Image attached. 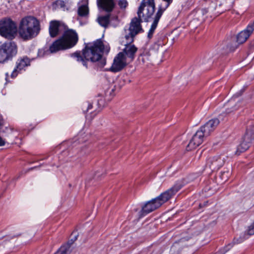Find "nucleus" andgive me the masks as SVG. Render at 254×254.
I'll list each match as a JSON object with an SVG mask.
<instances>
[{"instance_id": "c85d7f7f", "label": "nucleus", "mask_w": 254, "mask_h": 254, "mask_svg": "<svg viewBox=\"0 0 254 254\" xmlns=\"http://www.w3.org/2000/svg\"><path fill=\"white\" fill-rule=\"evenodd\" d=\"M112 20H116L117 21H118V16H117V15L111 16V15L110 14V21H112Z\"/></svg>"}, {"instance_id": "dca6fc26", "label": "nucleus", "mask_w": 254, "mask_h": 254, "mask_svg": "<svg viewBox=\"0 0 254 254\" xmlns=\"http://www.w3.org/2000/svg\"><path fill=\"white\" fill-rule=\"evenodd\" d=\"M160 206V203L155 198L146 202L140 212V217L150 213Z\"/></svg>"}, {"instance_id": "4be33fe9", "label": "nucleus", "mask_w": 254, "mask_h": 254, "mask_svg": "<svg viewBox=\"0 0 254 254\" xmlns=\"http://www.w3.org/2000/svg\"><path fill=\"white\" fill-rule=\"evenodd\" d=\"M78 15L81 17L87 16L89 13V9L88 7V3L86 2L85 3L79 6L77 10Z\"/></svg>"}, {"instance_id": "c9c22d12", "label": "nucleus", "mask_w": 254, "mask_h": 254, "mask_svg": "<svg viewBox=\"0 0 254 254\" xmlns=\"http://www.w3.org/2000/svg\"><path fill=\"white\" fill-rule=\"evenodd\" d=\"M36 168V167H33V168H30V169H29V170H33V169H35V168Z\"/></svg>"}, {"instance_id": "423d86ee", "label": "nucleus", "mask_w": 254, "mask_h": 254, "mask_svg": "<svg viewBox=\"0 0 254 254\" xmlns=\"http://www.w3.org/2000/svg\"><path fill=\"white\" fill-rule=\"evenodd\" d=\"M17 53V46L12 40L3 43L0 47V63L11 59Z\"/></svg>"}, {"instance_id": "ddd939ff", "label": "nucleus", "mask_w": 254, "mask_h": 254, "mask_svg": "<svg viewBox=\"0 0 254 254\" xmlns=\"http://www.w3.org/2000/svg\"><path fill=\"white\" fill-rule=\"evenodd\" d=\"M30 60L26 56L18 59L16 63V66L12 71L10 76L12 78L16 77L20 71L25 67L30 65Z\"/></svg>"}, {"instance_id": "aec40b11", "label": "nucleus", "mask_w": 254, "mask_h": 254, "mask_svg": "<svg viewBox=\"0 0 254 254\" xmlns=\"http://www.w3.org/2000/svg\"><path fill=\"white\" fill-rule=\"evenodd\" d=\"M110 14H107L105 15L99 16L97 19V21L101 26L107 28L110 23Z\"/></svg>"}, {"instance_id": "7ed1b4c3", "label": "nucleus", "mask_w": 254, "mask_h": 254, "mask_svg": "<svg viewBox=\"0 0 254 254\" xmlns=\"http://www.w3.org/2000/svg\"><path fill=\"white\" fill-rule=\"evenodd\" d=\"M78 40V35L75 31L69 29L66 27L64 31L63 36L52 44L49 50L53 53L71 48L76 44Z\"/></svg>"}, {"instance_id": "f257e3e1", "label": "nucleus", "mask_w": 254, "mask_h": 254, "mask_svg": "<svg viewBox=\"0 0 254 254\" xmlns=\"http://www.w3.org/2000/svg\"><path fill=\"white\" fill-rule=\"evenodd\" d=\"M110 51L109 46H105L103 42L98 39L93 43L87 44L82 50V55L80 52L76 51L70 54L77 62H81L82 64L87 67V62H97L98 66L103 67L106 64V60L103 58L104 52L108 53Z\"/></svg>"}, {"instance_id": "39448f33", "label": "nucleus", "mask_w": 254, "mask_h": 254, "mask_svg": "<svg viewBox=\"0 0 254 254\" xmlns=\"http://www.w3.org/2000/svg\"><path fill=\"white\" fill-rule=\"evenodd\" d=\"M155 9L154 0H142L138 8V18L144 22H148L154 14Z\"/></svg>"}, {"instance_id": "5701e85b", "label": "nucleus", "mask_w": 254, "mask_h": 254, "mask_svg": "<svg viewBox=\"0 0 254 254\" xmlns=\"http://www.w3.org/2000/svg\"><path fill=\"white\" fill-rule=\"evenodd\" d=\"M250 144L251 143H247V142H245L244 140H242L241 144L238 146L236 154L239 155L241 153L247 150L249 148Z\"/></svg>"}, {"instance_id": "a211bd4d", "label": "nucleus", "mask_w": 254, "mask_h": 254, "mask_svg": "<svg viewBox=\"0 0 254 254\" xmlns=\"http://www.w3.org/2000/svg\"><path fill=\"white\" fill-rule=\"evenodd\" d=\"M98 7L102 10L107 12H111L114 9L115 0H97Z\"/></svg>"}, {"instance_id": "0eeeda50", "label": "nucleus", "mask_w": 254, "mask_h": 254, "mask_svg": "<svg viewBox=\"0 0 254 254\" xmlns=\"http://www.w3.org/2000/svg\"><path fill=\"white\" fill-rule=\"evenodd\" d=\"M162 1H163V3H161L159 5L158 10L153 18V22L148 33V37L149 39L152 37L153 34L157 26L158 22L162 15L163 13L173 2L172 0H162Z\"/></svg>"}, {"instance_id": "f8f14e48", "label": "nucleus", "mask_w": 254, "mask_h": 254, "mask_svg": "<svg viewBox=\"0 0 254 254\" xmlns=\"http://www.w3.org/2000/svg\"><path fill=\"white\" fill-rule=\"evenodd\" d=\"M206 137L204 134L198 129L193 135L189 143L187 146V150H191L196 148L200 145L203 141L204 139Z\"/></svg>"}, {"instance_id": "4468645a", "label": "nucleus", "mask_w": 254, "mask_h": 254, "mask_svg": "<svg viewBox=\"0 0 254 254\" xmlns=\"http://www.w3.org/2000/svg\"><path fill=\"white\" fill-rule=\"evenodd\" d=\"M254 31V21L253 22L250 23L247 27L246 29L240 32L237 37V42L239 44L244 43L246 41L250 35Z\"/></svg>"}, {"instance_id": "c756f323", "label": "nucleus", "mask_w": 254, "mask_h": 254, "mask_svg": "<svg viewBox=\"0 0 254 254\" xmlns=\"http://www.w3.org/2000/svg\"><path fill=\"white\" fill-rule=\"evenodd\" d=\"M5 144V140L0 136V146H4Z\"/></svg>"}, {"instance_id": "6e6552de", "label": "nucleus", "mask_w": 254, "mask_h": 254, "mask_svg": "<svg viewBox=\"0 0 254 254\" xmlns=\"http://www.w3.org/2000/svg\"><path fill=\"white\" fill-rule=\"evenodd\" d=\"M142 20L138 17H134L132 19L129 27V33L126 35L125 38L127 40H129L130 43H132L134 41V37L139 32L143 31L141 23Z\"/></svg>"}, {"instance_id": "6ab92c4d", "label": "nucleus", "mask_w": 254, "mask_h": 254, "mask_svg": "<svg viewBox=\"0 0 254 254\" xmlns=\"http://www.w3.org/2000/svg\"><path fill=\"white\" fill-rule=\"evenodd\" d=\"M127 40V42L125 45V47L121 53H124L126 59L128 58L130 61H132L135 58V55L137 51V48L134 45L131 44V43L129 42V40Z\"/></svg>"}, {"instance_id": "2eb2a0df", "label": "nucleus", "mask_w": 254, "mask_h": 254, "mask_svg": "<svg viewBox=\"0 0 254 254\" xmlns=\"http://www.w3.org/2000/svg\"><path fill=\"white\" fill-rule=\"evenodd\" d=\"M66 26L58 21H52L50 23L49 33L51 37H56L60 32L64 31Z\"/></svg>"}, {"instance_id": "2f4dec72", "label": "nucleus", "mask_w": 254, "mask_h": 254, "mask_svg": "<svg viewBox=\"0 0 254 254\" xmlns=\"http://www.w3.org/2000/svg\"><path fill=\"white\" fill-rule=\"evenodd\" d=\"M8 76H9L8 73H5V80H6L7 82L8 81Z\"/></svg>"}, {"instance_id": "20e7f679", "label": "nucleus", "mask_w": 254, "mask_h": 254, "mask_svg": "<svg viewBox=\"0 0 254 254\" xmlns=\"http://www.w3.org/2000/svg\"><path fill=\"white\" fill-rule=\"evenodd\" d=\"M0 35L10 41L15 39L17 35V27L16 23L8 17L0 19Z\"/></svg>"}, {"instance_id": "b1692460", "label": "nucleus", "mask_w": 254, "mask_h": 254, "mask_svg": "<svg viewBox=\"0 0 254 254\" xmlns=\"http://www.w3.org/2000/svg\"><path fill=\"white\" fill-rule=\"evenodd\" d=\"M68 1L69 0H57L54 4L58 7L63 8L64 10L66 9H68Z\"/></svg>"}, {"instance_id": "473e14b6", "label": "nucleus", "mask_w": 254, "mask_h": 254, "mask_svg": "<svg viewBox=\"0 0 254 254\" xmlns=\"http://www.w3.org/2000/svg\"><path fill=\"white\" fill-rule=\"evenodd\" d=\"M92 108V105L91 104H89L88 105V108H87V111H88L90 109Z\"/></svg>"}, {"instance_id": "a878e982", "label": "nucleus", "mask_w": 254, "mask_h": 254, "mask_svg": "<svg viewBox=\"0 0 254 254\" xmlns=\"http://www.w3.org/2000/svg\"><path fill=\"white\" fill-rule=\"evenodd\" d=\"M118 5L120 8H126L128 5V2L127 0H120L118 1Z\"/></svg>"}, {"instance_id": "f3484780", "label": "nucleus", "mask_w": 254, "mask_h": 254, "mask_svg": "<svg viewBox=\"0 0 254 254\" xmlns=\"http://www.w3.org/2000/svg\"><path fill=\"white\" fill-rule=\"evenodd\" d=\"M224 162V158H222L221 156H215L208 159L206 165L209 166L212 171H215L222 167Z\"/></svg>"}, {"instance_id": "cd10ccee", "label": "nucleus", "mask_w": 254, "mask_h": 254, "mask_svg": "<svg viewBox=\"0 0 254 254\" xmlns=\"http://www.w3.org/2000/svg\"><path fill=\"white\" fill-rule=\"evenodd\" d=\"M77 239V236H75L73 239H71L66 244H68L69 248L72 243Z\"/></svg>"}, {"instance_id": "1a4fd4ad", "label": "nucleus", "mask_w": 254, "mask_h": 254, "mask_svg": "<svg viewBox=\"0 0 254 254\" xmlns=\"http://www.w3.org/2000/svg\"><path fill=\"white\" fill-rule=\"evenodd\" d=\"M182 187L181 184H176L171 189L162 193L155 199L161 206L173 197L182 188Z\"/></svg>"}, {"instance_id": "9d476101", "label": "nucleus", "mask_w": 254, "mask_h": 254, "mask_svg": "<svg viewBox=\"0 0 254 254\" xmlns=\"http://www.w3.org/2000/svg\"><path fill=\"white\" fill-rule=\"evenodd\" d=\"M127 65V59L123 53H119L114 58L109 70L117 72L122 70Z\"/></svg>"}, {"instance_id": "72a5a7b5", "label": "nucleus", "mask_w": 254, "mask_h": 254, "mask_svg": "<svg viewBox=\"0 0 254 254\" xmlns=\"http://www.w3.org/2000/svg\"><path fill=\"white\" fill-rule=\"evenodd\" d=\"M233 110H230L229 109H227V110H226V112H227V113H231V112H232Z\"/></svg>"}, {"instance_id": "9b49d317", "label": "nucleus", "mask_w": 254, "mask_h": 254, "mask_svg": "<svg viewBox=\"0 0 254 254\" xmlns=\"http://www.w3.org/2000/svg\"><path fill=\"white\" fill-rule=\"evenodd\" d=\"M220 121L218 119H212L201 126L199 129L207 137L216 129Z\"/></svg>"}, {"instance_id": "bb28decb", "label": "nucleus", "mask_w": 254, "mask_h": 254, "mask_svg": "<svg viewBox=\"0 0 254 254\" xmlns=\"http://www.w3.org/2000/svg\"><path fill=\"white\" fill-rule=\"evenodd\" d=\"M229 175H230V172L229 171L224 172L221 173L220 177L221 178V179L223 181H226L227 180Z\"/></svg>"}, {"instance_id": "7c9ffc66", "label": "nucleus", "mask_w": 254, "mask_h": 254, "mask_svg": "<svg viewBox=\"0 0 254 254\" xmlns=\"http://www.w3.org/2000/svg\"><path fill=\"white\" fill-rule=\"evenodd\" d=\"M234 241L235 243H241V242H243V239H241L239 241L238 240H237L236 238H235L234 239Z\"/></svg>"}, {"instance_id": "f704fd0d", "label": "nucleus", "mask_w": 254, "mask_h": 254, "mask_svg": "<svg viewBox=\"0 0 254 254\" xmlns=\"http://www.w3.org/2000/svg\"><path fill=\"white\" fill-rule=\"evenodd\" d=\"M2 125V119L1 117L0 116V126Z\"/></svg>"}, {"instance_id": "412c9836", "label": "nucleus", "mask_w": 254, "mask_h": 254, "mask_svg": "<svg viewBox=\"0 0 254 254\" xmlns=\"http://www.w3.org/2000/svg\"><path fill=\"white\" fill-rule=\"evenodd\" d=\"M254 139V127L247 129L246 132L244 135L243 140L247 143H251Z\"/></svg>"}, {"instance_id": "393cba45", "label": "nucleus", "mask_w": 254, "mask_h": 254, "mask_svg": "<svg viewBox=\"0 0 254 254\" xmlns=\"http://www.w3.org/2000/svg\"><path fill=\"white\" fill-rule=\"evenodd\" d=\"M69 252V246L66 244L62 246L55 254H68Z\"/></svg>"}, {"instance_id": "f03ea898", "label": "nucleus", "mask_w": 254, "mask_h": 254, "mask_svg": "<svg viewBox=\"0 0 254 254\" xmlns=\"http://www.w3.org/2000/svg\"><path fill=\"white\" fill-rule=\"evenodd\" d=\"M40 29V22L37 18L31 16H25L19 23L17 34L23 41H27L35 38Z\"/></svg>"}]
</instances>
